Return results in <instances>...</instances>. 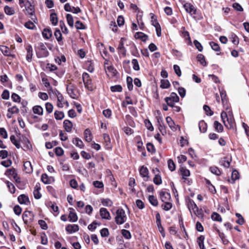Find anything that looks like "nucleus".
Here are the masks:
<instances>
[{
  "instance_id": "f257e3e1",
  "label": "nucleus",
  "mask_w": 249,
  "mask_h": 249,
  "mask_svg": "<svg viewBox=\"0 0 249 249\" xmlns=\"http://www.w3.org/2000/svg\"><path fill=\"white\" fill-rule=\"evenodd\" d=\"M126 220V215L125 212L122 208L118 209L116 212V216L115 220L116 224L122 225L125 222Z\"/></svg>"
},
{
  "instance_id": "f03ea898",
  "label": "nucleus",
  "mask_w": 249,
  "mask_h": 249,
  "mask_svg": "<svg viewBox=\"0 0 249 249\" xmlns=\"http://www.w3.org/2000/svg\"><path fill=\"white\" fill-rule=\"evenodd\" d=\"M165 101L168 106L174 107L175 103L179 101V97L176 93L172 92L169 97L165 98Z\"/></svg>"
},
{
  "instance_id": "7ed1b4c3",
  "label": "nucleus",
  "mask_w": 249,
  "mask_h": 249,
  "mask_svg": "<svg viewBox=\"0 0 249 249\" xmlns=\"http://www.w3.org/2000/svg\"><path fill=\"white\" fill-rule=\"evenodd\" d=\"M82 76L85 87L89 90H92L93 87L89 75L87 72H84Z\"/></svg>"
},
{
  "instance_id": "20e7f679",
  "label": "nucleus",
  "mask_w": 249,
  "mask_h": 249,
  "mask_svg": "<svg viewBox=\"0 0 249 249\" xmlns=\"http://www.w3.org/2000/svg\"><path fill=\"white\" fill-rule=\"evenodd\" d=\"M67 91L70 96L73 99H76L78 97L77 89L75 85L72 83L67 85Z\"/></svg>"
},
{
  "instance_id": "39448f33",
  "label": "nucleus",
  "mask_w": 249,
  "mask_h": 249,
  "mask_svg": "<svg viewBox=\"0 0 249 249\" xmlns=\"http://www.w3.org/2000/svg\"><path fill=\"white\" fill-rule=\"evenodd\" d=\"M24 7L26 11V14L30 15L31 19L34 22H36V18L35 15L34 7L32 4H29V5L28 4H24Z\"/></svg>"
},
{
  "instance_id": "423d86ee",
  "label": "nucleus",
  "mask_w": 249,
  "mask_h": 249,
  "mask_svg": "<svg viewBox=\"0 0 249 249\" xmlns=\"http://www.w3.org/2000/svg\"><path fill=\"white\" fill-rule=\"evenodd\" d=\"M38 53L37 55L39 57H47L49 55V52L45 45L43 43H40L38 46Z\"/></svg>"
},
{
  "instance_id": "0eeeda50",
  "label": "nucleus",
  "mask_w": 249,
  "mask_h": 249,
  "mask_svg": "<svg viewBox=\"0 0 249 249\" xmlns=\"http://www.w3.org/2000/svg\"><path fill=\"white\" fill-rule=\"evenodd\" d=\"M34 217V213L31 211H25L22 214L23 220L26 224L32 222Z\"/></svg>"
},
{
  "instance_id": "6e6552de",
  "label": "nucleus",
  "mask_w": 249,
  "mask_h": 249,
  "mask_svg": "<svg viewBox=\"0 0 249 249\" xmlns=\"http://www.w3.org/2000/svg\"><path fill=\"white\" fill-rule=\"evenodd\" d=\"M166 121L168 124L169 127L171 128V129L173 131H176L178 130H180V127L178 125H176L174 121L172 120V119L169 117L168 116L166 118Z\"/></svg>"
},
{
  "instance_id": "1a4fd4ad",
  "label": "nucleus",
  "mask_w": 249,
  "mask_h": 249,
  "mask_svg": "<svg viewBox=\"0 0 249 249\" xmlns=\"http://www.w3.org/2000/svg\"><path fill=\"white\" fill-rule=\"evenodd\" d=\"M186 11L189 13L191 16L195 15L196 13V9L192 4L190 3H186L183 5Z\"/></svg>"
},
{
  "instance_id": "9d476101",
  "label": "nucleus",
  "mask_w": 249,
  "mask_h": 249,
  "mask_svg": "<svg viewBox=\"0 0 249 249\" xmlns=\"http://www.w3.org/2000/svg\"><path fill=\"white\" fill-rule=\"evenodd\" d=\"M231 161V157H224L220 159L219 162L221 165L225 168H228L230 165Z\"/></svg>"
},
{
  "instance_id": "9b49d317",
  "label": "nucleus",
  "mask_w": 249,
  "mask_h": 249,
  "mask_svg": "<svg viewBox=\"0 0 249 249\" xmlns=\"http://www.w3.org/2000/svg\"><path fill=\"white\" fill-rule=\"evenodd\" d=\"M100 213L103 219L110 220L111 216L109 212L105 208H101L100 209Z\"/></svg>"
},
{
  "instance_id": "f8f14e48",
  "label": "nucleus",
  "mask_w": 249,
  "mask_h": 249,
  "mask_svg": "<svg viewBox=\"0 0 249 249\" xmlns=\"http://www.w3.org/2000/svg\"><path fill=\"white\" fill-rule=\"evenodd\" d=\"M66 230L68 232L72 233L79 230V226L78 225L76 224H69L66 226Z\"/></svg>"
},
{
  "instance_id": "ddd939ff",
  "label": "nucleus",
  "mask_w": 249,
  "mask_h": 249,
  "mask_svg": "<svg viewBox=\"0 0 249 249\" xmlns=\"http://www.w3.org/2000/svg\"><path fill=\"white\" fill-rule=\"evenodd\" d=\"M8 113L7 114V117L8 118H11L12 117V115L14 114H17L19 112L18 108L15 106L10 108H9L8 109Z\"/></svg>"
},
{
  "instance_id": "4468645a",
  "label": "nucleus",
  "mask_w": 249,
  "mask_h": 249,
  "mask_svg": "<svg viewBox=\"0 0 249 249\" xmlns=\"http://www.w3.org/2000/svg\"><path fill=\"white\" fill-rule=\"evenodd\" d=\"M19 203L21 204L27 205L30 203L29 199L28 196L22 194L20 195L18 198Z\"/></svg>"
},
{
  "instance_id": "2eb2a0df",
  "label": "nucleus",
  "mask_w": 249,
  "mask_h": 249,
  "mask_svg": "<svg viewBox=\"0 0 249 249\" xmlns=\"http://www.w3.org/2000/svg\"><path fill=\"white\" fill-rule=\"evenodd\" d=\"M140 175L143 178H146L145 180H147L149 178L148 176V170L144 166H142L139 170Z\"/></svg>"
},
{
  "instance_id": "dca6fc26",
  "label": "nucleus",
  "mask_w": 249,
  "mask_h": 249,
  "mask_svg": "<svg viewBox=\"0 0 249 249\" xmlns=\"http://www.w3.org/2000/svg\"><path fill=\"white\" fill-rule=\"evenodd\" d=\"M105 69L107 74H110L111 76H115L116 71L112 66H107V64H105Z\"/></svg>"
},
{
  "instance_id": "f3484780",
  "label": "nucleus",
  "mask_w": 249,
  "mask_h": 249,
  "mask_svg": "<svg viewBox=\"0 0 249 249\" xmlns=\"http://www.w3.org/2000/svg\"><path fill=\"white\" fill-rule=\"evenodd\" d=\"M0 50L1 53L5 56H13L11 54V51L10 49L6 46H0Z\"/></svg>"
},
{
  "instance_id": "a211bd4d",
  "label": "nucleus",
  "mask_w": 249,
  "mask_h": 249,
  "mask_svg": "<svg viewBox=\"0 0 249 249\" xmlns=\"http://www.w3.org/2000/svg\"><path fill=\"white\" fill-rule=\"evenodd\" d=\"M40 189V184L37 183L36 184L35 189L34 190V196L36 199H39L41 197V194L39 192Z\"/></svg>"
},
{
  "instance_id": "6ab92c4d",
  "label": "nucleus",
  "mask_w": 249,
  "mask_h": 249,
  "mask_svg": "<svg viewBox=\"0 0 249 249\" xmlns=\"http://www.w3.org/2000/svg\"><path fill=\"white\" fill-rule=\"evenodd\" d=\"M63 125L65 130L66 131L68 132H70L71 131L72 128L73 126L71 122L68 120H65L63 122Z\"/></svg>"
},
{
  "instance_id": "aec40b11",
  "label": "nucleus",
  "mask_w": 249,
  "mask_h": 249,
  "mask_svg": "<svg viewBox=\"0 0 249 249\" xmlns=\"http://www.w3.org/2000/svg\"><path fill=\"white\" fill-rule=\"evenodd\" d=\"M27 50V55H26V60L28 62H31L32 58L33 55V48L31 45H28L26 47Z\"/></svg>"
},
{
  "instance_id": "412c9836",
  "label": "nucleus",
  "mask_w": 249,
  "mask_h": 249,
  "mask_svg": "<svg viewBox=\"0 0 249 249\" xmlns=\"http://www.w3.org/2000/svg\"><path fill=\"white\" fill-rule=\"evenodd\" d=\"M160 199L163 202L167 201L170 198V194L164 191L160 192Z\"/></svg>"
},
{
  "instance_id": "4be33fe9",
  "label": "nucleus",
  "mask_w": 249,
  "mask_h": 249,
  "mask_svg": "<svg viewBox=\"0 0 249 249\" xmlns=\"http://www.w3.org/2000/svg\"><path fill=\"white\" fill-rule=\"evenodd\" d=\"M24 170L26 173L30 174L33 172V167L31 163L29 161H26L24 163Z\"/></svg>"
},
{
  "instance_id": "5701e85b",
  "label": "nucleus",
  "mask_w": 249,
  "mask_h": 249,
  "mask_svg": "<svg viewBox=\"0 0 249 249\" xmlns=\"http://www.w3.org/2000/svg\"><path fill=\"white\" fill-rule=\"evenodd\" d=\"M70 210L71 211L68 216L69 220L73 222H76L78 219L77 214L73 212L74 210L72 208H71Z\"/></svg>"
},
{
  "instance_id": "b1692460",
  "label": "nucleus",
  "mask_w": 249,
  "mask_h": 249,
  "mask_svg": "<svg viewBox=\"0 0 249 249\" xmlns=\"http://www.w3.org/2000/svg\"><path fill=\"white\" fill-rule=\"evenodd\" d=\"M123 39V38H122L120 41L118 49L119 50V53L122 54L123 56H125L126 55V50L124 46V42Z\"/></svg>"
},
{
  "instance_id": "393cba45",
  "label": "nucleus",
  "mask_w": 249,
  "mask_h": 249,
  "mask_svg": "<svg viewBox=\"0 0 249 249\" xmlns=\"http://www.w3.org/2000/svg\"><path fill=\"white\" fill-rule=\"evenodd\" d=\"M227 124L228 126H225L228 129H233L235 126L234 120L232 116H230L227 118Z\"/></svg>"
},
{
  "instance_id": "a878e982",
  "label": "nucleus",
  "mask_w": 249,
  "mask_h": 249,
  "mask_svg": "<svg viewBox=\"0 0 249 249\" xmlns=\"http://www.w3.org/2000/svg\"><path fill=\"white\" fill-rule=\"evenodd\" d=\"M33 111L35 114H37L38 115H42L43 113V109L40 106H35L33 107Z\"/></svg>"
},
{
  "instance_id": "bb28decb",
  "label": "nucleus",
  "mask_w": 249,
  "mask_h": 249,
  "mask_svg": "<svg viewBox=\"0 0 249 249\" xmlns=\"http://www.w3.org/2000/svg\"><path fill=\"white\" fill-rule=\"evenodd\" d=\"M180 171L183 179H186L187 177L190 175V171L187 169L185 167H180Z\"/></svg>"
},
{
  "instance_id": "cd10ccee",
  "label": "nucleus",
  "mask_w": 249,
  "mask_h": 249,
  "mask_svg": "<svg viewBox=\"0 0 249 249\" xmlns=\"http://www.w3.org/2000/svg\"><path fill=\"white\" fill-rule=\"evenodd\" d=\"M52 31L50 29L45 28L42 32L43 37L47 39L52 37Z\"/></svg>"
},
{
  "instance_id": "c85d7f7f",
  "label": "nucleus",
  "mask_w": 249,
  "mask_h": 249,
  "mask_svg": "<svg viewBox=\"0 0 249 249\" xmlns=\"http://www.w3.org/2000/svg\"><path fill=\"white\" fill-rule=\"evenodd\" d=\"M84 137L85 141L89 142L92 141L91 133L90 130L87 128L84 131Z\"/></svg>"
},
{
  "instance_id": "c756f323",
  "label": "nucleus",
  "mask_w": 249,
  "mask_h": 249,
  "mask_svg": "<svg viewBox=\"0 0 249 249\" xmlns=\"http://www.w3.org/2000/svg\"><path fill=\"white\" fill-rule=\"evenodd\" d=\"M199 129L201 132L205 133L207 131V124L203 120L200 121L198 124Z\"/></svg>"
},
{
  "instance_id": "7c9ffc66",
  "label": "nucleus",
  "mask_w": 249,
  "mask_h": 249,
  "mask_svg": "<svg viewBox=\"0 0 249 249\" xmlns=\"http://www.w3.org/2000/svg\"><path fill=\"white\" fill-rule=\"evenodd\" d=\"M57 106L59 107H63L64 98L62 95L60 93H58L57 94Z\"/></svg>"
},
{
  "instance_id": "2f4dec72",
  "label": "nucleus",
  "mask_w": 249,
  "mask_h": 249,
  "mask_svg": "<svg viewBox=\"0 0 249 249\" xmlns=\"http://www.w3.org/2000/svg\"><path fill=\"white\" fill-rule=\"evenodd\" d=\"M5 175L7 176H11L13 178H15V176L17 175L16 169L14 168L9 169L6 170Z\"/></svg>"
},
{
  "instance_id": "473e14b6",
  "label": "nucleus",
  "mask_w": 249,
  "mask_h": 249,
  "mask_svg": "<svg viewBox=\"0 0 249 249\" xmlns=\"http://www.w3.org/2000/svg\"><path fill=\"white\" fill-rule=\"evenodd\" d=\"M188 207L190 211H194L197 210V206L193 200L190 199L188 203Z\"/></svg>"
},
{
  "instance_id": "72a5a7b5",
  "label": "nucleus",
  "mask_w": 249,
  "mask_h": 249,
  "mask_svg": "<svg viewBox=\"0 0 249 249\" xmlns=\"http://www.w3.org/2000/svg\"><path fill=\"white\" fill-rule=\"evenodd\" d=\"M72 142L77 147H78L80 148H82L84 147V144L83 142L78 138H75V139H74L72 141Z\"/></svg>"
},
{
  "instance_id": "f704fd0d",
  "label": "nucleus",
  "mask_w": 249,
  "mask_h": 249,
  "mask_svg": "<svg viewBox=\"0 0 249 249\" xmlns=\"http://www.w3.org/2000/svg\"><path fill=\"white\" fill-rule=\"evenodd\" d=\"M213 125L215 131H216L218 132H222L223 130V127L220 123H219L218 121H215L214 122Z\"/></svg>"
},
{
  "instance_id": "c9c22d12",
  "label": "nucleus",
  "mask_w": 249,
  "mask_h": 249,
  "mask_svg": "<svg viewBox=\"0 0 249 249\" xmlns=\"http://www.w3.org/2000/svg\"><path fill=\"white\" fill-rule=\"evenodd\" d=\"M205 237L203 235H200L198 238L197 242L200 249H205L204 245V240Z\"/></svg>"
},
{
  "instance_id": "e433bc0d",
  "label": "nucleus",
  "mask_w": 249,
  "mask_h": 249,
  "mask_svg": "<svg viewBox=\"0 0 249 249\" xmlns=\"http://www.w3.org/2000/svg\"><path fill=\"white\" fill-rule=\"evenodd\" d=\"M54 36L57 41L59 42V44L61 45L62 40V34L59 30H56L54 33Z\"/></svg>"
},
{
  "instance_id": "4c0bfd02",
  "label": "nucleus",
  "mask_w": 249,
  "mask_h": 249,
  "mask_svg": "<svg viewBox=\"0 0 249 249\" xmlns=\"http://www.w3.org/2000/svg\"><path fill=\"white\" fill-rule=\"evenodd\" d=\"M4 10L5 14L7 15L11 16L15 14L14 9L7 5L4 7Z\"/></svg>"
},
{
  "instance_id": "58836bf2",
  "label": "nucleus",
  "mask_w": 249,
  "mask_h": 249,
  "mask_svg": "<svg viewBox=\"0 0 249 249\" xmlns=\"http://www.w3.org/2000/svg\"><path fill=\"white\" fill-rule=\"evenodd\" d=\"M55 119L58 120H62L64 117V114L62 111H55L54 113Z\"/></svg>"
},
{
  "instance_id": "ea45409f",
  "label": "nucleus",
  "mask_w": 249,
  "mask_h": 249,
  "mask_svg": "<svg viewBox=\"0 0 249 249\" xmlns=\"http://www.w3.org/2000/svg\"><path fill=\"white\" fill-rule=\"evenodd\" d=\"M10 141H11L12 143L15 145V146L17 148H19L20 147V144L18 142L16 138V137L14 135H12L10 136Z\"/></svg>"
},
{
  "instance_id": "a19ab883",
  "label": "nucleus",
  "mask_w": 249,
  "mask_h": 249,
  "mask_svg": "<svg viewBox=\"0 0 249 249\" xmlns=\"http://www.w3.org/2000/svg\"><path fill=\"white\" fill-rule=\"evenodd\" d=\"M50 20L53 25H56L57 24L58 22V19L55 13H52L51 14Z\"/></svg>"
},
{
  "instance_id": "79ce46f5",
  "label": "nucleus",
  "mask_w": 249,
  "mask_h": 249,
  "mask_svg": "<svg viewBox=\"0 0 249 249\" xmlns=\"http://www.w3.org/2000/svg\"><path fill=\"white\" fill-rule=\"evenodd\" d=\"M148 199L151 205L154 206L158 205V200L154 196H150Z\"/></svg>"
},
{
  "instance_id": "37998d69",
  "label": "nucleus",
  "mask_w": 249,
  "mask_h": 249,
  "mask_svg": "<svg viewBox=\"0 0 249 249\" xmlns=\"http://www.w3.org/2000/svg\"><path fill=\"white\" fill-rule=\"evenodd\" d=\"M160 88L162 89H167L170 86V83L167 80L162 79L160 81Z\"/></svg>"
},
{
  "instance_id": "c03bdc74",
  "label": "nucleus",
  "mask_w": 249,
  "mask_h": 249,
  "mask_svg": "<svg viewBox=\"0 0 249 249\" xmlns=\"http://www.w3.org/2000/svg\"><path fill=\"white\" fill-rule=\"evenodd\" d=\"M66 18L69 25L71 27L73 26V18L71 15L68 14L66 16Z\"/></svg>"
},
{
  "instance_id": "a18cd8bd",
  "label": "nucleus",
  "mask_w": 249,
  "mask_h": 249,
  "mask_svg": "<svg viewBox=\"0 0 249 249\" xmlns=\"http://www.w3.org/2000/svg\"><path fill=\"white\" fill-rule=\"evenodd\" d=\"M220 96L224 106L227 104V96L225 91L222 90L220 91Z\"/></svg>"
},
{
  "instance_id": "49530a36",
  "label": "nucleus",
  "mask_w": 249,
  "mask_h": 249,
  "mask_svg": "<svg viewBox=\"0 0 249 249\" xmlns=\"http://www.w3.org/2000/svg\"><path fill=\"white\" fill-rule=\"evenodd\" d=\"M212 219L213 220L220 221H222V218L219 214L217 213H213L211 215Z\"/></svg>"
},
{
  "instance_id": "de8ad7c7",
  "label": "nucleus",
  "mask_w": 249,
  "mask_h": 249,
  "mask_svg": "<svg viewBox=\"0 0 249 249\" xmlns=\"http://www.w3.org/2000/svg\"><path fill=\"white\" fill-rule=\"evenodd\" d=\"M197 59L202 65L205 66L206 65V62L205 60L204 56L202 54H198L197 56Z\"/></svg>"
},
{
  "instance_id": "09e8293b",
  "label": "nucleus",
  "mask_w": 249,
  "mask_h": 249,
  "mask_svg": "<svg viewBox=\"0 0 249 249\" xmlns=\"http://www.w3.org/2000/svg\"><path fill=\"white\" fill-rule=\"evenodd\" d=\"M150 15H151L152 25L153 26H154V27L160 25V24L158 22L155 15L152 13H151L150 14Z\"/></svg>"
},
{
  "instance_id": "8fccbe9b",
  "label": "nucleus",
  "mask_w": 249,
  "mask_h": 249,
  "mask_svg": "<svg viewBox=\"0 0 249 249\" xmlns=\"http://www.w3.org/2000/svg\"><path fill=\"white\" fill-rule=\"evenodd\" d=\"M101 202L104 206L110 207L112 205V202L108 198L103 199Z\"/></svg>"
},
{
  "instance_id": "3c124183",
  "label": "nucleus",
  "mask_w": 249,
  "mask_h": 249,
  "mask_svg": "<svg viewBox=\"0 0 249 249\" xmlns=\"http://www.w3.org/2000/svg\"><path fill=\"white\" fill-rule=\"evenodd\" d=\"M110 90L112 92H121L122 91V87L121 85H117L111 86Z\"/></svg>"
},
{
  "instance_id": "603ef678",
  "label": "nucleus",
  "mask_w": 249,
  "mask_h": 249,
  "mask_svg": "<svg viewBox=\"0 0 249 249\" xmlns=\"http://www.w3.org/2000/svg\"><path fill=\"white\" fill-rule=\"evenodd\" d=\"M210 170L212 173L217 176H219L221 174V172L220 170L217 167H211L210 168Z\"/></svg>"
},
{
  "instance_id": "864d4df0",
  "label": "nucleus",
  "mask_w": 249,
  "mask_h": 249,
  "mask_svg": "<svg viewBox=\"0 0 249 249\" xmlns=\"http://www.w3.org/2000/svg\"><path fill=\"white\" fill-rule=\"evenodd\" d=\"M168 168L171 171H173L176 169V165L173 160L170 159L168 160Z\"/></svg>"
},
{
  "instance_id": "5fc2aeb1",
  "label": "nucleus",
  "mask_w": 249,
  "mask_h": 249,
  "mask_svg": "<svg viewBox=\"0 0 249 249\" xmlns=\"http://www.w3.org/2000/svg\"><path fill=\"white\" fill-rule=\"evenodd\" d=\"M6 183L7 187L9 188V191L12 194L15 193V187L14 185L9 181H6Z\"/></svg>"
},
{
  "instance_id": "6e6d98bb",
  "label": "nucleus",
  "mask_w": 249,
  "mask_h": 249,
  "mask_svg": "<svg viewBox=\"0 0 249 249\" xmlns=\"http://www.w3.org/2000/svg\"><path fill=\"white\" fill-rule=\"evenodd\" d=\"M210 45L212 49L213 50H214L215 51H220V47L217 43L212 41V42H210Z\"/></svg>"
},
{
  "instance_id": "4d7b16f0",
  "label": "nucleus",
  "mask_w": 249,
  "mask_h": 249,
  "mask_svg": "<svg viewBox=\"0 0 249 249\" xmlns=\"http://www.w3.org/2000/svg\"><path fill=\"white\" fill-rule=\"evenodd\" d=\"M144 124L146 128L151 131H153L154 127L149 120H144Z\"/></svg>"
},
{
  "instance_id": "13d9d810",
  "label": "nucleus",
  "mask_w": 249,
  "mask_h": 249,
  "mask_svg": "<svg viewBox=\"0 0 249 249\" xmlns=\"http://www.w3.org/2000/svg\"><path fill=\"white\" fill-rule=\"evenodd\" d=\"M45 108L46 111L48 113H51L53 110V107L51 103L48 102L45 104Z\"/></svg>"
},
{
  "instance_id": "bf43d9fd",
  "label": "nucleus",
  "mask_w": 249,
  "mask_h": 249,
  "mask_svg": "<svg viewBox=\"0 0 249 249\" xmlns=\"http://www.w3.org/2000/svg\"><path fill=\"white\" fill-rule=\"evenodd\" d=\"M41 180L46 184L50 183V179L49 178L48 176L46 174H43L42 175Z\"/></svg>"
},
{
  "instance_id": "052dcab7",
  "label": "nucleus",
  "mask_w": 249,
  "mask_h": 249,
  "mask_svg": "<svg viewBox=\"0 0 249 249\" xmlns=\"http://www.w3.org/2000/svg\"><path fill=\"white\" fill-rule=\"evenodd\" d=\"M132 64L133 65V68L135 71H139L140 70V66L138 60L136 59H133L132 60Z\"/></svg>"
},
{
  "instance_id": "680f3d73",
  "label": "nucleus",
  "mask_w": 249,
  "mask_h": 249,
  "mask_svg": "<svg viewBox=\"0 0 249 249\" xmlns=\"http://www.w3.org/2000/svg\"><path fill=\"white\" fill-rule=\"evenodd\" d=\"M24 26L26 28H27V29H34L35 28V27H36L33 21H28L26 22L25 23Z\"/></svg>"
},
{
  "instance_id": "e2e57ef3",
  "label": "nucleus",
  "mask_w": 249,
  "mask_h": 249,
  "mask_svg": "<svg viewBox=\"0 0 249 249\" xmlns=\"http://www.w3.org/2000/svg\"><path fill=\"white\" fill-rule=\"evenodd\" d=\"M153 182L156 185H160L162 183V180L160 176L158 175H155L153 179Z\"/></svg>"
},
{
  "instance_id": "0e129e2a",
  "label": "nucleus",
  "mask_w": 249,
  "mask_h": 249,
  "mask_svg": "<svg viewBox=\"0 0 249 249\" xmlns=\"http://www.w3.org/2000/svg\"><path fill=\"white\" fill-rule=\"evenodd\" d=\"M164 203H165L164 204H162L161 205V207L163 210H164L165 211H169V210H170L172 208V203H171L170 202H167V201H166Z\"/></svg>"
},
{
  "instance_id": "69168bd1",
  "label": "nucleus",
  "mask_w": 249,
  "mask_h": 249,
  "mask_svg": "<svg viewBox=\"0 0 249 249\" xmlns=\"http://www.w3.org/2000/svg\"><path fill=\"white\" fill-rule=\"evenodd\" d=\"M137 35L138 38L141 39L142 41H146L148 39V36L143 33H138Z\"/></svg>"
},
{
  "instance_id": "338daca9",
  "label": "nucleus",
  "mask_w": 249,
  "mask_h": 249,
  "mask_svg": "<svg viewBox=\"0 0 249 249\" xmlns=\"http://www.w3.org/2000/svg\"><path fill=\"white\" fill-rule=\"evenodd\" d=\"M122 233L124 237H125L126 239H129L131 238V235L130 234V232L126 230H122Z\"/></svg>"
},
{
  "instance_id": "774afa93",
  "label": "nucleus",
  "mask_w": 249,
  "mask_h": 249,
  "mask_svg": "<svg viewBox=\"0 0 249 249\" xmlns=\"http://www.w3.org/2000/svg\"><path fill=\"white\" fill-rule=\"evenodd\" d=\"M11 98L14 102L18 103H19L20 102V97L15 93H13L12 94Z\"/></svg>"
}]
</instances>
